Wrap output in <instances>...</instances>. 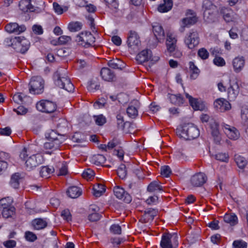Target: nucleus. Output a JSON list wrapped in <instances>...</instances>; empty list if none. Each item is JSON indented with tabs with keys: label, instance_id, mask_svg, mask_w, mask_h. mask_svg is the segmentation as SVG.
<instances>
[{
	"label": "nucleus",
	"instance_id": "obj_1",
	"mask_svg": "<svg viewBox=\"0 0 248 248\" xmlns=\"http://www.w3.org/2000/svg\"><path fill=\"white\" fill-rule=\"evenodd\" d=\"M20 159L25 161V168L28 171L34 170L44 162V158L40 154L31 155L30 147H24L20 153Z\"/></svg>",
	"mask_w": 248,
	"mask_h": 248
},
{
	"label": "nucleus",
	"instance_id": "obj_2",
	"mask_svg": "<svg viewBox=\"0 0 248 248\" xmlns=\"http://www.w3.org/2000/svg\"><path fill=\"white\" fill-rule=\"evenodd\" d=\"M53 79L56 86L68 92H71L74 89V85L68 78L66 71L64 69H58L53 75Z\"/></svg>",
	"mask_w": 248,
	"mask_h": 248
},
{
	"label": "nucleus",
	"instance_id": "obj_3",
	"mask_svg": "<svg viewBox=\"0 0 248 248\" xmlns=\"http://www.w3.org/2000/svg\"><path fill=\"white\" fill-rule=\"evenodd\" d=\"M176 133L182 138L191 140L198 138L200 135L198 128L192 123L183 124L176 129Z\"/></svg>",
	"mask_w": 248,
	"mask_h": 248
},
{
	"label": "nucleus",
	"instance_id": "obj_4",
	"mask_svg": "<svg viewBox=\"0 0 248 248\" xmlns=\"http://www.w3.org/2000/svg\"><path fill=\"white\" fill-rule=\"evenodd\" d=\"M202 9L204 20L208 23L214 22L217 13V6L209 0H204L203 1Z\"/></svg>",
	"mask_w": 248,
	"mask_h": 248
},
{
	"label": "nucleus",
	"instance_id": "obj_5",
	"mask_svg": "<svg viewBox=\"0 0 248 248\" xmlns=\"http://www.w3.org/2000/svg\"><path fill=\"white\" fill-rule=\"evenodd\" d=\"M161 248H176L178 246V236L175 233H164L160 242Z\"/></svg>",
	"mask_w": 248,
	"mask_h": 248
},
{
	"label": "nucleus",
	"instance_id": "obj_6",
	"mask_svg": "<svg viewBox=\"0 0 248 248\" xmlns=\"http://www.w3.org/2000/svg\"><path fill=\"white\" fill-rule=\"evenodd\" d=\"M95 39V37L90 32L82 31L77 35L76 41L78 45L87 48L93 45Z\"/></svg>",
	"mask_w": 248,
	"mask_h": 248
},
{
	"label": "nucleus",
	"instance_id": "obj_7",
	"mask_svg": "<svg viewBox=\"0 0 248 248\" xmlns=\"http://www.w3.org/2000/svg\"><path fill=\"white\" fill-rule=\"evenodd\" d=\"M12 46L16 51L24 54L28 50L30 43L24 37L18 36L14 38Z\"/></svg>",
	"mask_w": 248,
	"mask_h": 248
},
{
	"label": "nucleus",
	"instance_id": "obj_8",
	"mask_svg": "<svg viewBox=\"0 0 248 248\" xmlns=\"http://www.w3.org/2000/svg\"><path fill=\"white\" fill-rule=\"evenodd\" d=\"M44 81L39 76L32 77L29 83L30 92L33 94H40L44 91Z\"/></svg>",
	"mask_w": 248,
	"mask_h": 248
},
{
	"label": "nucleus",
	"instance_id": "obj_9",
	"mask_svg": "<svg viewBox=\"0 0 248 248\" xmlns=\"http://www.w3.org/2000/svg\"><path fill=\"white\" fill-rule=\"evenodd\" d=\"M198 21L196 13L193 10L188 9L186 12V17L181 20V29L182 31L185 28H189L194 25Z\"/></svg>",
	"mask_w": 248,
	"mask_h": 248
},
{
	"label": "nucleus",
	"instance_id": "obj_10",
	"mask_svg": "<svg viewBox=\"0 0 248 248\" xmlns=\"http://www.w3.org/2000/svg\"><path fill=\"white\" fill-rule=\"evenodd\" d=\"M199 34L196 31L191 30L187 33L185 38V43L189 49H193L199 44Z\"/></svg>",
	"mask_w": 248,
	"mask_h": 248
},
{
	"label": "nucleus",
	"instance_id": "obj_11",
	"mask_svg": "<svg viewBox=\"0 0 248 248\" xmlns=\"http://www.w3.org/2000/svg\"><path fill=\"white\" fill-rule=\"evenodd\" d=\"M36 107L40 111L50 113L53 112L57 108L55 103L49 100H41L37 103Z\"/></svg>",
	"mask_w": 248,
	"mask_h": 248
},
{
	"label": "nucleus",
	"instance_id": "obj_12",
	"mask_svg": "<svg viewBox=\"0 0 248 248\" xmlns=\"http://www.w3.org/2000/svg\"><path fill=\"white\" fill-rule=\"evenodd\" d=\"M127 43L129 47H131L133 49H138L140 45V40L137 32L133 31H129Z\"/></svg>",
	"mask_w": 248,
	"mask_h": 248
},
{
	"label": "nucleus",
	"instance_id": "obj_13",
	"mask_svg": "<svg viewBox=\"0 0 248 248\" xmlns=\"http://www.w3.org/2000/svg\"><path fill=\"white\" fill-rule=\"evenodd\" d=\"M113 192L116 198L126 203H130L132 201L131 195L120 186H115L113 188Z\"/></svg>",
	"mask_w": 248,
	"mask_h": 248
},
{
	"label": "nucleus",
	"instance_id": "obj_14",
	"mask_svg": "<svg viewBox=\"0 0 248 248\" xmlns=\"http://www.w3.org/2000/svg\"><path fill=\"white\" fill-rule=\"evenodd\" d=\"M221 126L224 133L229 139L236 140L239 137V132L235 127L225 123H222Z\"/></svg>",
	"mask_w": 248,
	"mask_h": 248
},
{
	"label": "nucleus",
	"instance_id": "obj_15",
	"mask_svg": "<svg viewBox=\"0 0 248 248\" xmlns=\"http://www.w3.org/2000/svg\"><path fill=\"white\" fill-rule=\"evenodd\" d=\"M207 180V176L204 173L199 172L192 176L191 183L194 186H201L206 182Z\"/></svg>",
	"mask_w": 248,
	"mask_h": 248
},
{
	"label": "nucleus",
	"instance_id": "obj_16",
	"mask_svg": "<svg viewBox=\"0 0 248 248\" xmlns=\"http://www.w3.org/2000/svg\"><path fill=\"white\" fill-rule=\"evenodd\" d=\"M214 105L215 108L220 112H224L231 108L230 103L224 98L217 99L214 102Z\"/></svg>",
	"mask_w": 248,
	"mask_h": 248
},
{
	"label": "nucleus",
	"instance_id": "obj_17",
	"mask_svg": "<svg viewBox=\"0 0 248 248\" xmlns=\"http://www.w3.org/2000/svg\"><path fill=\"white\" fill-rule=\"evenodd\" d=\"M177 39L176 36L171 33H168L167 36L166 46L168 51L171 54L176 48Z\"/></svg>",
	"mask_w": 248,
	"mask_h": 248
},
{
	"label": "nucleus",
	"instance_id": "obj_18",
	"mask_svg": "<svg viewBox=\"0 0 248 248\" xmlns=\"http://www.w3.org/2000/svg\"><path fill=\"white\" fill-rule=\"evenodd\" d=\"M140 107V103L138 100H134L131 102L126 110L128 116L131 118H135L138 114V109Z\"/></svg>",
	"mask_w": 248,
	"mask_h": 248
},
{
	"label": "nucleus",
	"instance_id": "obj_19",
	"mask_svg": "<svg viewBox=\"0 0 248 248\" xmlns=\"http://www.w3.org/2000/svg\"><path fill=\"white\" fill-rule=\"evenodd\" d=\"M234 71L238 73L244 68L245 64V59L243 56H238L234 58L232 62Z\"/></svg>",
	"mask_w": 248,
	"mask_h": 248
},
{
	"label": "nucleus",
	"instance_id": "obj_20",
	"mask_svg": "<svg viewBox=\"0 0 248 248\" xmlns=\"http://www.w3.org/2000/svg\"><path fill=\"white\" fill-rule=\"evenodd\" d=\"M7 32L9 33H20L24 31L26 28L24 25L19 26L16 23H10L8 24L5 27Z\"/></svg>",
	"mask_w": 248,
	"mask_h": 248
},
{
	"label": "nucleus",
	"instance_id": "obj_21",
	"mask_svg": "<svg viewBox=\"0 0 248 248\" xmlns=\"http://www.w3.org/2000/svg\"><path fill=\"white\" fill-rule=\"evenodd\" d=\"M152 51L151 50L147 49L142 50L136 56V60L140 63H142L145 62L149 61L151 59Z\"/></svg>",
	"mask_w": 248,
	"mask_h": 248
},
{
	"label": "nucleus",
	"instance_id": "obj_22",
	"mask_svg": "<svg viewBox=\"0 0 248 248\" xmlns=\"http://www.w3.org/2000/svg\"><path fill=\"white\" fill-rule=\"evenodd\" d=\"M10 158V155L8 153L0 151V171L7 169Z\"/></svg>",
	"mask_w": 248,
	"mask_h": 248
},
{
	"label": "nucleus",
	"instance_id": "obj_23",
	"mask_svg": "<svg viewBox=\"0 0 248 248\" xmlns=\"http://www.w3.org/2000/svg\"><path fill=\"white\" fill-rule=\"evenodd\" d=\"M167 96L170 103L174 105L180 106L184 103V99L179 93L176 94L168 93Z\"/></svg>",
	"mask_w": 248,
	"mask_h": 248
},
{
	"label": "nucleus",
	"instance_id": "obj_24",
	"mask_svg": "<svg viewBox=\"0 0 248 248\" xmlns=\"http://www.w3.org/2000/svg\"><path fill=\"white\" fill-rule=\"evenodd\" d=\"M239 92V86L237 82L233 85H231L228 88V97L231 101L234 100L238 95Z\"/></svg>",
	"mask_w": 248,
	"mask_h": 248
},
{
	"label": "nucleus",
	"instance_id": "obj_25",
	"mask_svg": "<svg viewBox=\"0 0 248 248\" xmlns=\"http://www.w3.org/2000/svg\"><path fill=\"white\" fill-rule=\"evenodd\" d=\"M19 8L22 12H33L34 7L31 4L30 0H21L19 3Z\"/></svg>",
	"mask_w": 248,
	"mask_h": 248
},
{
	"label": "nucleus",
	"instance_id": "obj_26",
	"mask_svg": "<svg viewBox=\"0 0 248 248\" xmlns=\"http://www.w3.org/2000/svg\"><path fill=\"white\" fill-rule=\"evenodd\" d=\"M100 75L104 80L108 81H111L115 77L113 72L107 67L102 68L100 71Z\"/></svg>",
	"mask_w": 248,
	"mask_h": 248
},
{
	"label": "nucleus",
	"instance_id": "obj_27",
	"mask_svg": "<svg viewBox=\"0 0 248 248\" xmlns=\"http://www.w3.org/2000/svg\"><path fill=\"white\" fill-rule=\"evenodd\" d=\"M63 142V140H50L45 143L44 148L46 149H52L56 150L59 148L60 145Z\"/></svg>",
	"mask_w": 248,
	"mask_h": 248
},
{
	"label": "nucleus",
	"instance_id": "obj_28",
	"mask_svg": "<svg viewBox=\"0 0 248 248\" xmlns=\"http://www.w3.org/2000/svg\"><path fill=\"white\" fill-rule=\"evenodd\" d=\"M153 31L157 39H161L164 37L165 32L163 28L158 23L153 26Z\"/></svg>",
	"mask_w": 248,
	"mask_h": 248
},
{
	"label": "nucleus",
	"instance_id": "obj_29",
	"mask_svg": "<svg viewBox=\"0 0 248 248\" xmlns=\"http://www.w3.org/2000/svg\"><path fill=\"white\" fill-rule=\"evenodd\" d=\"M172 5V0H164V3L159 5L157 9L160 13L167 12L171 9Z\"/></svg>",
	"mask_w": 248,
	"mask_h": 248
},
{
	"label": "nucleus",
	"instance_id": "obj_30",
	"mask_svg": "<svg viewBox=\"0 0 248 248\" xmlns=\"http://www.w3.org/2000/svg\"><path fill=\"white\" fill-rule=\"evenodd\" d=\"M82 190L76 186H71L67 190V194L71 198H77L81 195Z\"/></svg>",
	"mask_w": 248,
	"mask_h": 248
},
{
	"label": "nucleus",
	"instance_id": "obj_31",
	"mask_svg": "<svg viewBox=\"0 0 248 248\" xmlns=\"http://www.w3.org/2000/svg\"><path fill=\"white\" fill-rule=\"evenodd\" d=\"M188 65L191 73L190 78L192 79H196L200 74V70L193 62H190Z\"/></svg>",
	"mask_w": 248,
	"mask_h": 248
},
{
	"label": "nucleus",
	"instance_id": "obj_32",
	"mask_svg": "<svg viewBox=\"0 0 248 248\" xmlns=\"http://www.w3.org/2000/svg\"><path fill=\"white\" fill-rule=\"evenodd\" d=\"M223 219L225 222L230 224L231 226H234L238 223L237 217L233 213L226 214Z\"/></svg>",
	"mask_w": 248,
	"mask_h": 248
},
{
	"label": "nucleus",
	"instance_id": "obj_33",
	"mask_svg": "<svg viewBox=\"0 0 248 248\" xmlns=\"http://www.w3.org/2000/svg\"><path fill=\"white\" fill-rule=\"evenodd\" d=\"M186 97L188 99L190 106L195 110H202V106L200 104L197 99L193 98L188 93H185Z\"/></svg>",
	"mask_w": 248,
	"mask_h": 248
},
{
	"label": "nucleus",
	"instance_id": "obj_34",
	"mask_svg": "<svg viewBox=\"0 0 248 248\" xmlns=\"http://www.w3.org/2000/svg\"><path fill=\"white\" fill-rule=\"evenodd\" d=\"M108 64L109 67L116 69H122L125 66V64L119 59L110 60Z\"/></svg>",
	"mask_w": 248,
	"mask_h": 248
},
{
	"label": "nucleus",
	"instance_id": "obj_35",
	"mask_svg": "<svg viewBox=\"0 0 248 248\" xmlns=\"http://www.w3.org/2000/svg\"><path fill=\"white\" fill-rule=\"evenodd\" d=\"M54 172L53 167L43 166L40 170V175L43 178H47L50 177V175Z\"/></svg>",
	"mask_w": 248,
	"mask_h": 248
},
{
	"label": "nucleus",
	"instance_id": "obj_36",
	"mask_svg": "<svg viewBox=\"0 0 248 248\" xmlns=\"http://www.w3.org/2000/svg\"><path fill=\"white\" fill-rule=\"evenodd\" d=\"M106 191L105 186L103 184H97L93 187V195L96 197L101 196Z\"/></svg>",
	"mask_w": 248,
	"mask_h": 248
},
{
	"label": "nucleus",
	"instance_id": "obj_37",
	"mask_svg": "<svg viewBox=\"0 0 248 248\" xmlns=\"http://www.w3.org/2000/svg\"><path fill=\"white\" fill-rule=\"evenodd\" d=\"M32 225L35 229L39 230L47 226V222L42 218H36L32 221Z\"/></svg>",
	"mask_w": 248,
	"mask_h": 248
},
{
	"label": "nucleus",
	"instance_id": "obj_38",
	"mask_svg": "<svg viewBox=\"0 0 248 248\" xmlns=\"http://www.w3.org/2000/svg\"><path fill=\"white\" fill-rule=\"evenodd\" d=\"M147 190L150 192H153L155 191H162L163 190V187L159 185V182L154 181L152 182L148 186Z\"/></svg>",
	"mask_w": 248,
	"mask_h": 248
},
{
	"label": "nucleus",
	"instance_id": "obj_39",
	"mask_svg": "<svg viewBox=\"0 0 248 248\" xmlns=\"http://www.w3.org/2000/svg\"><path fill=\"white\" fill-rule=\"evenodd\" d=\"M20 175L18 173H16L12 175L10 184L14 188H18L19 185Z\"/></svg>",
	"mask_w": 248,
	"mask_h": 248
},
{
	"label": "nucleus",
	"instance_id": "obj_40",
	"mask_svg": "<svg viewBox=\"0 0 248 248\" xmlns=\"http://www.w3.org/2000/svg\"><path fill=\"white\" fill-rule=\"evenodd\" d=\"M106 160V157L102 155H94L92 157V162L97 166L103 165Z\"/></svg>",
	"mask_w": 248,
	"mask_h": 248
},
{
	"label": "nucleus",
	"instance_id": "obj_41",
	"mask_svg": "<svg viewBox=\"0 0 248 248\" xmlns=\"http://www.w3.org/2000/svg\"><path fill=\"white\" fill-rule=\"evenodd\" d=\"M82 24L81 22H72L68 24V28L71 32L78 31L82 29Z\"/></svg>",
	"mask_w": 248,
	"mask_h": 248
},
{
	"label": "nucleus",
	"instance_id": "obj_42",
	"mask_svg": "<svg viewBox=\"0 0 248 248\" xmlns=\"http://www.w3.org/2000/svg\"><path fill=\"white\" fill-rule=\"evenodd\" d=\"M15 212V208L12 206L7 208L4 207V209H2V215L5 218L11 217Z\"/></svg>",
	"mask_w": 248,
	"mask_h": 248
},
{
	"label": "nucleus",
	"instance_id": "obj_43",
	"mask_svg": "<svg viewBox=\"0 0 248 248\" xmlns=\"http://www.w3.org/2000/svg\"><path fill=\"white\" fill-rule=\"evenodd\" d=\"M234 160L240 169H243L247 164V160L240 155H235Z\"/></svg>",
	"mask_w": 248,
	"mask_h": 248
},
{
	"label": "nucleus",
	"instance_id": "obj_44",
	"mask_svg": "<svg viewBox=\"0 0 248 248\" xmlns=\"http://www.w3.org/2000/svg\"><path fill=\"white\" fill-rule=\"evenodd\" d=\"M158 213V210L156 209L149 208L144 211V215L148 217L149 220H153Z\"/></svg>",
	"mask_w": 248,
	"mask_h": 248
},
{
	"label": "nucleus",
	"instance_id": "obj_45",
	"mask_svg": "<svg viewBox=\"0 0 248 248\" xmlns=\"http://www.w3.org/2000/svg\"><path fill=\"white\" fill-rule=\"evenodd\" d=\"M12 202V199L9 197L0 200V210L4 209V207L7 208L11 206Z\"/></svg>",
	"mask_w": 248,
	"mask_h": 248
},
{
	"label": "nucleus",
	"instance_id": "obj_46",
	"mask_svg": "<svg viewBox=\"0 0 248 248\" xmlns=\"http://www.w3.org/2000/svg\"><path fill=\"white\" fill-rule=\"evenodd\" d=\"M223 18L227 22L232 21L233 19V12L229 9H225L223 12Z\"/></svg>",
	"mask_w": 248,
	"mask_h": 248
},
{
	"label": "nucleus",
	"instance_id": "obj_47",
	"mask_svg": "<svg viewBox=\"0 0 248 248\" xmlns=\"http://www.w3.org/2000/svg\"><path fill=\"white\" fill-rule=\"evenodd\" d=\"M241 119L244 124H248V106L242 108L241 110Z\"/></svg>",
	"mask_w": 248,
	"mask_h": 248
},
{
	"label": "nucleus",
	"instance_id": "obj_48",
	"mask_svg": "<svg viewBox=\"0 0 248 248\" xmlns=\"http://www.w3.org/2000/svg\"><path fill=\"white\" fill-rule=\"evenodd\" d=\"M46 138L50 140H64V139L62 136L58 135L56 132L52 130L46 136Z\"/></svg>",
	"mask_w": 248,
	"mask_h": 248
},
{
	"label": "nucleus",
	"instance_id": "obj_49",
	"mask_svg": "<svg viewBox=\"0 0 248 248\" xmlns=\"http://www.w3.org/2000/svg\"><path fill=\"white\" fill-rule=\"evenodd\" d=\"M232 246L233 248H247V243L243 240H236L233 241Z\"/></svg>",
	"mask_w": 248,
	"mask_h": 248
},
{
	"label": "nucleus",
	"instance_id": "obj_50",
	"mask_svg": "<svg viewBox=\"0 0 248 248\" xmlns=\"http://www.w3.org/2000/svg\"><path fill=\"white\" fill-rule=\"evenodd\" d=\"M109 231L113 234H120L122 232V228L119 224H114L110 226Z\"/></svg>",
	"mask_w": 248,
	"mask_h": 248
},
{
	"label": "nucleus",
	"instance_id": "obj_51",
	"mask_svg": "<svg viewBox=\"0 0 248 248\" xmlns=\"http://www.w3.org/2000/svg\"><path fill=\"white\" fill-rule=\"evenodd\" d=\"M94 119L96 124L102 126L106 123V118L102 115L94 116Z\"/></svg>",
	"mask_w": 248,
	"mask_h": 248
},
{
	"label": "nucleus",
	"instance_id": "obj_52",
	"mask_svg": "<svg viewBox=\"0 0 248 248\" xmlns=\"http://www.w3.org/2000/svg\"><path fill=\"white\" fill-rule=\"evenodd\" d=\"M26 96H24L23 97L22 94L20 93H17L14 95L13 97V101L18 104H23L24 102V98H25Z\"/></svg>",
	"mask_w": 248,
	"mask_h": 248
},
{
	"label": "nucleus",
	"instance_id": "obj_53",
	"mask_svg": "<svg viewBox=\"0 0 248 248\" xmlns=\"http://www.w3.org/2000/svg\"><path fill=\"white\" fill-rule=\"evenodd\" d=\"M68 172V167L66 162H63L61 164L59 168V173L58 175H65Z\"/></svg>",
	"mask_w": 248,
	"mask_h": 248
},
{
	"label": "nucleus",
	"instance_id": "obj_54",
	"mask_svg": "<svg viewBox=\"0 0 248 248\" xmlns=\"http://www.w3.org/2000/svg\"><path fill=\"white\" fill-rule=\"evenodd\" d=\"M53 9L57 14L61 15L64 11H66L67 9L65 7L64 9L62 8V7L57 2H54L53 4Z\"/></svg>",
	"mask_w": 248,
	"mask_h": 248
},
{
	"label": "nucleus",
	"instance_id": "obj_55",
	"mask_svg": "<svg viewBox=\"0 0 248 248\" xmlns=\"http://www.w3.org/2000/svg\"><path fill=\"white\" fill-rule=\"evenodd\" d=\"M82 176L84 178L91 179L94 176V172L92 169H87L82 172Z\"/></svg>",
	"mask_w": 248,
	"mask_h": 248
},
{
	"label": "nucleus",
	"instance_id": "obj_56",
	"mask_svg": "<svg viewBox=\"0 0 248 248\" xmlns=\"http://www.w3.org/2000/svg\"><path fill=\"white\" fill-rule=\"evenodd\" d=\"M198 55L202 60H206L209 57V53L204 48H200L198 50Z\"/></svg>",
	"mask_w": 248,
	"mask_h": 248
},
{
	"label": "nucleus",
	"instance_id": "obj_57",
	"mask_svg": "<svg viewBox=\"0 0 248 248\" xmlns=\"http://www.w3.org/2000/svg\"><path fill=\"white\" fill-rule=\"evenodd\" d=\"M161 174L165 177L170 176L171 172L170 168L168 166H164L161 168Z\"/></svg>",
	"mask_w": 248,
	"mask_h": 248
},
{
	"label": "nucleus",
	"instance_id": "obj_58",
	"mask_svg": "<svg viewBox=\"0 0 248 248\" xmlns=\"http://www.w3.org/2000/svg\"><path fill=\"white\" fill-rule=\"evenodd\" d=\"M108 8L116 10L118 7V3L116 0H104Z\"/></svg>",
	"mask_w": 248,
	"mask_h": 248
},
{
	"label": "nucleus",
	"instance_id": "obj_59",
	"mask_svg": "<svg viewBox=\"0 0 248 248\" xmlns=\"http://www.w3.org/2000/svg\"><path fill=\"white\" fill-rule=\"evenodd\" d=\"M71 38L69 36L62 35L58 38V44L59 45H65L71 41Z\"/></svg>",
	"mask_w": 248,
	"mask_h": 248
},
{
	"label": "nucleus",
	"instance_id": "obj_60",
	"mask_svg": "<svg viewBox=\"0 0 248 248\" xmlns=\"http://www.w3.org/2000/svg\"><path fill=\"white\" fill-rule=\"evenodd\" d=\"M214 63L218 66H223L226 62L224 59L219 56H216L213 60Z\"/></svg>",
	"mask_w": 248,
	"mask_h": 248
},
{
	"label": "nucleus",
	"instance_id": "obj_61",
	"mask_svg": "<svg viewBox=\"0 0 248 248\" xmlns=\"http://www.w3.org/2000/svg\"><path fill=\"white\" fill-rule=\"evenodd\" d=\"M61 216L67 222L71 221L72 220V216L68 209H65L62 211L61 213Z\"/></svg>",
	"mask_w": 248,
	"mask_h": 248
},
{
	"label": "nucleus",
	"instance_id": "obj_62",
	"mask_svg": "<svg viewBox=\"0 0 248 248\" xmlns=\"http://www.w3.org/2000/svg\"><path fill=\"white\" fill-rule=\"evenodd\" d=\"M117 124L118 128H124V117L121 114H118L116 116Z\"/></svg>",
	"mask_w": 248,
	"mask_h": 248
},
{
	"label": "nucleus",
	"instance_id": "obj_63",
	"mask_svg": "<svg viewBox=\"0 0 248 248\" xmlns=\"http://www.w3.org/2000/svg\"><path fill=\"white\" fill-rule=\"evenodd\" d=\"M125 169V166L123 165L117 170V174L122 179L124 178L126 175V171Z\"/></svg>",
	"mask_w": 248,
	"mask_h": 248
},
{
	"label": "nucleus",
	"instance_id": "obj_64",
	"mask_svg": "<svg viewBox=\"0 0 248 248\" xmlns=\"http://www.w3.org/2000/svg\"><path fill=\"white\" fill-rule=\"evenodd\" d=\"M25 238L27 241L33 242L37 239L36 235L32 232H27L25 233Z\"/></svg>",
	"mask_w": 248,
	"mask_h": 248
}]
</instances>
